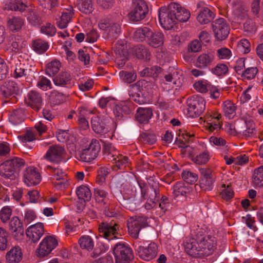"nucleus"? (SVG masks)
<instances>
[{"instance_id":"69168bd1","label":"nucleus","mask_w":263,"mask_h":263,"mask_svg":"<svg viewBox=\"0 0 263 263\" xmlns=\"http://www.w3.org/2000/svg\"><path fill=\"white\" fill-rule=\"evenodd\" d=\"M201 50V45L197 40H194L191 42L188 45V50L189 52H196Z\"/></svg>"},{"instance_id":"f03ea898","label":"nucleus","mask_w":263,"mask_h":263,"mask_svg":"<svg viewBox=\"0 0 263 263\" xmlns=\"http://www.w3.org/2000/svg\"><path fill=\"white\" fill-rule=\"evenodd\" d=\"M24 164L25 161L18 157L7 160L0 165V175L5 178L14 180Z\"/></svg>"},{"instance_id":"423d86ee","label":"nucleus","mask_w":263,"mask_h":263,"mask_svg":"<svg viewBox=\"0 0 263 263\" xmlns=\"http://www.w3.org/2000/svg\"><path fill=\"white\" fill-rule=\"evenodd\" d=\"M188 114L193 118L199 117L205 108V102L199 96H192L186 101Z\"/></svg>"},{"instance_id":"338daca9","label":"nucleus","mask_w":263,"mask_h":263,"mask_svg":"<svg viewBox=\"0 0 263 263\" xmlns=\"http://www.w3.org/2000/svg\"><path fill=\"white\" fill-rule=\"evenodd\" d=\"M18 138L23 143L31 142L35 139V136L32 131L27 130L24 135L19 136Z\"/></svg>"},{"instance_id":"c03bdc74","label":"nucleus","mask_w":263,"mask_h":263,"mask_svg":"<svg viewBox=\"0 0 263 263\" xmlns=\"http://www.w3.org/2000/svg\"><path fill=\"white\" fill-rule=\"evenodd\" d=\"M223 110L225 115L229 118H233L235 114L236 107L231 101L227 100L223 104Z\"/></svg>"},{"instance_id":"4468645a","label":"nucleus","mask_w":263,"mask_h":263,"mask_svg":"<svg viewBox=\"0 0 263 263\" xmlns=\"http://www.w3.org/2000/svg\"><path fill=\"white\" fill-rule=\"evenodd\" d=\"M64 153L65 150L62 146H51L47 152L44 158L50 162L59 163L62 161Z\"/></svg>"},{"instance_id":"7ed1b4c3","label":"nucleus","mask_w":263,"mask_h":263,"mask_svg":"<svg viewBox=\"0 0 263 263\" xmlns=\"http://www.w3.org/2000/svg\"><path fill=\"white\" fill-rule=\"evenodd\" d=\"M178 8L177 3H171L167 7L159 9V20L161 26L166 30L173 28L176 23L175 11Z\"/></svg>"},{"instance_id":"37998d69","label":"nucleus","mask_w":263,"mask_h":263,"mask_svg":"<svg viewBox=\"0 0 263 263\" xmlns=\"http://www.w3.org/2000/svg\"><path fill=\"white\" fill-rule=\"evenodd\" d=\"M61 67V63L58 60H54L49 63L46 66V73L49 76H54L58 72Z\"/></svg>"},{"instance_id":"f704fd0d","label":"nucleus","mask_w":263,"mask_h":263,"mask_svg":"<svg viewBox=\"0 0 263 263\" xmlns=\"http://www.w3.org/2000/svg\"><path fill=\"white\" fill-rule=\"evenodd\" d=\"M24 24V20L21 17H12L7 21L8 28L13 32L19 31Z\"/></svg>"},{"instance_id":"a18cd8bd","label":"nucleus","mask_w":263,"mask_h":263,"mask_svg":"<svg viewBox=\"0 0 263 263\" xmlns=\"http://www.w3.org/2000/svg\"><path fill=\"white\" fill-rule=\"evenodd\" d=\"M253 182L258 186H263V165L254 170Z\"/></svg>"},{"instance_id":"20e7f679","label":"nucleus","mask_w":263,"mask_h":263,"mask_svg":"<svg viewBox=\"0 0 263 263\" xmlns=\"http://www.w3.org/2000/svg\"><path fill=\"white\" fill-rule=\"evenodd\" d=\"M151 84L145 80H141L136 83L131 84L129 86L128 90V95L130 97L139 104H144L145 100L142 97L140 96H145V93L143 92V87H151Z\"/></svg>"},{"instance_id":"864d4df0","label":"nucleus","mask_w":263,"mask_h":263,"mask_svg":"<svg viewBox=\"0 0 263 263\" xmlns=\"http://www.w3.org/2000/svg\"><path fill=\"white\" fill-rule=\"evenodd\" d=\"M108 249V246L105 245V243L99 242L97 244L93 251L91 253L90 256L93 258H96Z\"/></svg>"},{"instance_id":"c85d7f7f","label":"nucleus","mask_w":263,"mask_h":263,"mask_svg":"<svg viewBox=\"0 0 263 263\" xmlns=\"http://www.w3.org/2000/svg\"><path fill=\"white\" fill-rule=\"evenodd\" d=\"M153 31L151 28L147 27L139 28L135 31L133 37L138 42L145 41L147 43Z\"/></svg>"},{"instance_id":"13d9d810","label":"nucleus","mask_w":263,"mask_h":263,"mask_svg":"<svg viewBox=\"0 0 263 263\" xmlns=\"http://www.w3.org/2000/svg\"><path fill=\"white\" fill-rule=\"evenodd\" d=\"M212 72L215 74L220 76L226 74L228 72V67L223 64H218L217 65L212 69Z\"/></svg>"},{"instance_id":"ddd939ff","label":"nucleus","mask_w":263,"mask_h":263,"mask_svg":"<svg viewBox=\"0 0 263 263\" xmlns=\"http://www.w3.org/2000/svg\"><path fill=\"white\" fill-rule=\"evenodd\" d=\"M204 5V3L203 2H200L197 4V8L199 9L197 20L201 24L209 23L213 20L215 17V14L209 8Z\"/></svg>"},{"instance_id":"e433bc0d","label":"nucleus","mask_w":263,"mask_h":263,"mask_svg":"<svg viewBox=\"0 0 263 263\" xmlns=\"http://www.w3.org/2000/svg\"><path fill=\"white\" fill-rule=\"evenodd\" d=\"M78 197L84 201H88L91 197V193L90 189L86 186L82 185L79 186L76 191Z\"/></svg>"},{"instance_id":"c9c22d12","label":"nucleus","mask_w":263,"mask_h":263,"mask_svg":"<svg viewBox=\"0 0 263 263\" xmlns=\"http://www.w3.org/2000/svg\"><path fill=\"white\" fill-rule=\"evenodd\" d=\"M246 18H247V19L243 24L245 31L251 33L255 32L256 30L255 25L251 19L248 18V14L247 13L243 12L242 14L238 16L237 21L242 20Z\"/></svg>"},{"instance_id":"4d7b16f0","label":"nucleus","mask_w":263,"mask_h":263,"mask_svg":"<svg viewBox=\"0 0 263 263\" xmlns=\"http://www.w3.org/2000/svg\"><path fill=\"white\" fill-rule=\"evenodd\" d=\"M37 86L43 90H47L52 88L51 82L46 77H42L37 82Z\"/></svg>"},{"instance_id":"473e14b6","label":"nucleus","mask_w":263,"mask_h":263,"mask_svg":"<svg viewBox=\"0 0 263 263\" xmlns=\"http://www.w3.org/2000/svg\"><path fill=\"white\" fill-rule=\"evenodd\" d=\"M192 191V187L190 185H185L183 182H178L176 183L173 187V193L175 196L179 195L186 196Z\"/></svg>"},{"instance_id":"0e129e2a","label":"nucleus","mask_w":263,"mask_h":263,"mask_svg":"<svg viewBox=\"0 0 263 263\" xmlns=\"http://www.w3.org/2000/svg\"><path fill=\"white\" fill-rule=\"evenodd\" d=\"M12 210L10 208L4 207L0 212V218L3 222L7 221L10 217Z\"/></svg>"},{"instance_id":"e2e57ef3","label":"nucleus","mask_w":263,"mask_h":263,"mask_svg":"<svg viewBox=\"0 0 263 263\" xmlns=\"http://www.w3.org/2000/svg\"><path fill=\"white\" fill-rule=\"evenodd\" d=\"M250 43L249 41L246 39L241 40L238 44V48L243 52L245 53H247L250 51Z\"/></svg>"},{"instance_id":"cd10ccee","label":"nucleus","mask_w":263,"mask_h":263,"mask_svg":"<svg viewBox=\"0 0 263 263\" xmlns=\"http://www.w3.org/2000/svg\"><path fill=\"white\" fill-rule=\"evenodd\" d=\"M214 59L213 53L208 52L201 54L196 62V66L200 68H204L211 65Z\"/></svg>"},{"instance_id":"aec40b11","label":"nucleus","mask_w":263,"mask_h":263,"mask_svg":"<svg viewBox=\"0 0 263 263\" xmlns=\"http://www.w3.org/2000/svg\"><path fill=\"white\" fill-rule=\"evenodd\" d=\"M28 105L35 111H39L43 106L42 95L38 92L32 90L27 95Z\"/></svg>"},{"instance_id":"dca6fc26","label":"nucleus","mask_w":263,"mask_h":263,"mask_svg":"<svg viewBox=\"0 0 263 263\" xmlns=\"http://www.w3.org/2000/svg\"><path fill=\"white\" fill-rule=\"evenodd\" d=\"M109 122L110 119L107 117H95L91 119V127L96 133L104 134L108 131L107 124Z\"/></svg>"},{"instance_id":"ea45409f","label":"nucleus","mask_w":263,"mask_h":263,"mask_svg":"<svg viewBox=\"0 0 263 263\" xmlns=\"http://www.w3.org/2000/svg\"><path fill=\"white\" fill-rule=\"evenodd\" d=\"M77 6L80 11L90 14L93 10L91 0H78Z\"/></svg>"},{"instance_id":"680f3d73","label":"nucleus","mask_w":263,"mask_h":263,"mask_svg":"<svg viewBox=\"0 0 263 263\" xmlns=\"http://www.w3.org/2000/svg\"><path fill=\"white\" fill-rule=\"evenodd\" d=\"M41 31L46 35L53 36L55 34L56 29L53 25L48 23L41 28Z\"/></svg>"},{"instance_id":"8fccbe9b","label":"nucleus","mask_w":263,"mask_h":263,"mask_svg":"<svg viewBox=\"0 0 263 263\" xmlns=\"http://www.w3.org/2000/svg\"><path fill=\"white\" fill-rule=\"evenodd\" d=\"M108 37L111 40L117 39L121 32V27L119 24L111 23L108 30Z\"/></svg>"},{"instance_id":"2f4dec72","label":"nucleus","mask_w":263,"mask_h":263,"mask_svg":"<svg viewBox=\"0 0 263 263\" xmlns=\"http://www.w3.org/2000/svg\"><path fill=\"white\" fill-rule=\"evenodd\" d=\"M133 52L138 59H143L145 61H149L151 59V54L149 50L142 45L136 46L134 48Z\"/></svg>"},{"instance_id":"a878e982","label":"nucleus","mask_w":263,"mask_h":263,"mask_svg":"<svg viewBox=\"0 0 263 263\" xmlns=\"http://www.w3.org/2000/svg\"><path fill=\"white\" fill-rule=\"evenodd\" d=\"M153 116V111L150 108H139L136 114L137 121L141 124H146Z\"/></svg>"},{"instance_id":"9b49d317","label":"nucleus","mask_w":263,"mask_h":263,"mask_svg":"<svg viewBox=\"0 0 263 263\" xmlns=\"http://www.w3.org/2000/svg\"><path fill=\"white\" fill-rule=\"evenodd\" d=\"M135 250L139 256L146 261L155 258L158 253V246L154 242L150 243L147 247L136 246Z\"/></svg>"},{"instance_id":"1a4fd4ad","label":"nucleus","mask_w":263,"mask_h":263,"mask_svg":"<svg viewBox=\"0 0 263 263\" xmlns=\"http://www.w3.org/2000/svg\"><path fill=\"white\" fill-rule=\"evenodd\" d=\"M57 245L58 241L53 237L49 236L45 237L40 243L39 248L36 250L37 256L40 258L48 256Z\"/></svg>"},{"instance_id":"393cba45","label":"nucleus","mask_w":263,"mask_h":263,"mask_svg":"<svg viewBox=\"0 0 263 263\" xmlns=\"http://www.w3.org/2000/svg\"><path fill=\"white\" fill-rule=\"evenodd\" d=\"M5 3V10L23 12L27 8L23 0H6Z\"/></svg>"},{"instance_id":"39448f33","label":"nucleus","mask_w":263,"mask_h":263,"mask_svg":"<svg viewBox=\"0 0 263 263\" xmlns=\"http://www.w3.org/2000/svg\"><path fill=\"white\" fill-rule=\"evenodd\" d=\"M116 263H128L134 257L131 248L127 245L119 242L113 248Z\"/></svg>"},{"instance_id":"3c124183","label":"nucleus","mask_w":263,"mask_h":263,"mask_svg":"<svg viewBox=\"0 0 263 263\" xmlns=\"http://www.w3.org/2000/svg\"><path fill=\"white\" fill-rule=\"evenodd\" d=\"M182 178L186 183L192 184L198 180V175L189 171H184L182 173Z\"/></svg>"},{"instance_id":"6e6d98bb","label":"nucleus","mask_w":263,"mask_h":263,"mask_svg":"<svg viewBox=\"0 0 263 263\" xmlns=\"http://www.w3.org/2000/svg\"><path fill=\"white\" fill-rule=\"evenodd\" d=\"M140 139L143 142L151 145L153 144L156 141V135L149 133H142L140 135Z\"/></svg>"},{"instance_id":"9d476101","label":"nucleus","mask_w":263,"mask_h":263,"mask_svg":"<svg viewBox=\"0 0 263 263\" xmlns=\"http://www.w3.org/2000/svg\"><path fill=\"white\" fill-rule=\"evenodd\" d=\"M215 37L220 41L224 40L229 34V26L223 18L216 20L212 24Z\"/></svg>"},{"instance_id":"72a5a7b5","label":"nucleus","mask_w":263,"mask_h":263,"mask_svg":"<svg viewBox=\"0 0 263 263\" xmlns=\"http://www.w3.org/2000/svg\"><path fill=\"white\" fill-rule=\"evenodd\" d=\"M25 110L23 108H18L14 110L10 114L9 120L14 125H17L22 123L25 118Z\"/></svg>"},{"instance_id":"5fc2aeb1","label":"nucleus","mask_w":263,"mask_h":263,"mask_svg":"<svg viewBox=\"0 0 263 263\" xmlns=\"http://www.w3.org/2000/svg\"><path fill=\"white\" fill-rule=\"evenodd\" d=\"M103 152L104 155L108 157V159H110V157L113 158L115 156L114 153L116 152V148L111 143L105 142L103 144Z\"/></svg>"},{"instance_id":"de8ad7c7","label":"nucleus","mask_w":263,"mask_h":263,"mask_svg":"<svg viewBox=\"0 0 263 263\" xmlns=\"http://www.w3.org/2000/svg\"><path fill=\"white\" fill-rule=\"evenodd\" d=\"M73 15L62 12L60 20L57 21V26L61 29H64L67 27L68 24L71 21Z\"/></svg>"},{"instance_id":"a211bd4d","label":"nucleus","mask_w":263,"mask_h":263,"mask_svg":"<svg viewBox=\"0 0 263 263\" xmlns=\"http://www.w3.org/2000/svg\"><path fill=\"white\" fill-rule=\"evenodd\" d=\"M44 232V226L42 223L38 222L29 227L26 231L28 237L35 243L37 242L43 235Z\"/></svg>"},{"instance_id":"a19ab883","label":"nucleus","mask_w":263,"mask_h":263,"mask_svg":"<svg viewBox=\"0 0 263 263\" xmlns=\"http://www.w3.org/2000/svg\"><path fill=\"white\" fill-rule=\"evenodd\" d=\"M79 243L82 249H85L88 251H91L94 247L93 240L88 235L81 237L79 240Z\"/></svg>"},{"instance_id":"0eeeda50","label":"nucleus","mask_w":263,"mask_h":263,"mask_svg":"<svg viewBox=\"0 0 263 263\" xmlns=\"http://www.w3.org/2000/svg\"><path fill=\"white\" fill-rule=\"evenodd\" d=\"M100 149L99 142L97 140L92 139L88 146L79 153L80 160L85 162H91L97 158Z\"/></svg>"},{"instance_id":"79ce46f5","label":"nucleus","mask_w":263,"mask_h":263,"mask_svg":"<svg viewBox=\"0 0 263 263\" xmlns=\"http://www.w3.org/2000/svg\"><path fill=\"white\" fill-rule=\"evenodd\" d=\"M112 160L115 161V165L113 166V169L117 171L119 169L123 170L128 163V158L126 156L122 155L117 156L114 157Z\"/></svg>"},{"instance_id":"f8f14e48","label":"nucleus","mask_w":263,"mask_h":263,"mask_svg":"<svg viewBox=\"0 0 263 263\" xmlns=\"http://www.w3.org/2000/svg\"><path fill=\"white\" fill-rule=\"evenodd\" d=\"M147 218L145 217H139L134 220L128 222L127 227L130 236L137 238L140 230L147 226Z\"/></svg>"},{"instance_id":"2eb2a0df","label":"nucleus","mask_w":263,"mask_h":263,"mask_svg":"<svg viewBox=\"0 0 263 263\" xmlns=\"http://www.w3.org/2000/svg\"><path fill=\"white\" fill-rule=\"evenodd\" d=\"M116 64L119 68L124 66L128 58V51L126 46L122 44H116L115 47Z\"/></svg>"},{"instance_id":"5701e85b","label":"nucleus","mask_w":263,"mask_h":263,"mask_svg":"<svg viewBox=\"0 0 263 263\" xmlns=\"http://www.w3.org/2000/svg\"><path fill=\"white\" fill-rule=\"evenodd\" d=\"M1 91L5 98L14 97L19 91L17 84L14 81H9L6 82L1 87Z\"/></svg>"},{"instance_id":"c756f323","label":"nucleus","mask_w":263,"mask_h":263,"mask_svg":"<svg viewBox=\"0 0 263 263\" xmlns=\"http://www.w3.org/2000/svg\"><path fill=\"white\" fill-rule=\"evenodd\" d=\"M10 230L15 233V237L24 235V228L22 223L17 217H13L9 222Z\"/></svg>"},{"instance_id":"6e6552de","label":"nucleus","mask_w":263,"mask_h":263,"mask_svg":"<svg viewBox=\"0 0 263 263\" xmlns=\"http://www.w3.org/2000/svg\"><path fill=\"white\" fill-rule=\"evenodd\" d=\"M133 9L129 13L131 21L137 22L144 19L148 12V7L143 0H135L133 2Z\"/></svg>"},{"instance_id":"4c0bfd02","label":"nucleus","mask_w":263,"mask_h":263,"mask_svg":"<svg viewBox=\"0 0 263 263\" xmlns=\"http://www.w3.org/2000/svg\"><path fill=\"white\" fill-rule=\"evenodd\" d=\"M178 8L174 12L175 13L176 22H186L190 17V12L186 9L181 8L180 5L177 3Z\"/></svg>"},{"instance_id":"412c9836","label":"nucleus","mask_w":263,"mask_h":263,"mask_svg":"<svg viewBox=\"0 0 263 263\" xmlns=\"http://www.w3.org/2000/svg\"><path fill=\"white\" fill-rule=\"evenodd\" d=\"M117 224L116 223L112 225L111 223L103 222L99 228V232L102 234V236L108 240L114 238H118L115 235L117 234Z\"/></svg>"},{"instance_id":"58836bf2","label":"nucleus","mask_w":263,"mask_h":263,"mask_svg":"<svg viewBox=\"0 0 263 263\" xmlns=\"http://www.w3.org/2000/svg\"><path fill=\"white\" fill-rule=\"evenodd\" d=\"M32 47L36 52L42 54L48 49L49 45L47 42L41 39H37L32 42Z\"/></svg>"},{"instance_id":"f3484780","label":"nucleus","mask_w":263,"mask_h":263,"mask_svg":"<svg viewBox=\"0 0 263 263\" xmlns=\"http://www.w3.org/2000/svg\"><path fill=\"white\" fill-rule=\"evenodd\" d=\"M201 175L200 186L204 191H211L213 189L214 179L212 177L211 171L209 168H200Z\"/></svg>"},{"instance_id":"052dcab7","label":"nucleus","mask_w":263,"mask_h":263,"mask_svg":"<svg viewBox=\"0 0 263 263\" xmlns=\"http://www.w3.org/2000/svg\"><path fill=\"white\" fill-rule=\"evenodd\" d=\"M258 72L256 67L248 68L242 73V77L248 80H251L255 78Z\"/></svg>"},{"instance_id":"b1692460","label":"nucleus","mask_w":263,"mask_h":263,"mask_svg":"<svg viewBox=\"0 0 263 263\" xmlns=\"http://www.w3.org/2000/svg\"><path fill=\"white\" fill-rule=\"evenodd\" d=\"M23 253L20 247L11 248L6 254V259L9 263H18L22 259Z\"/></svg>"},{"instance_id":"49530a36","label":"nucleus","mask_w":263,"mask_h":263,"mask_svg":"<svg viewBox=\"0 0 263 263\" xmlns=\"http://www.w3.org/2000/svg\"><path fill=\"white\" fill-rule=\"evenodd\" d=\"M63 95L57 91L51 92L49 96V102L52 105H55L62 103L63 101Z\"/></svg>"},{"instance_id":"f257e3e1","label":"nucleus","mask_w":263,"mask_h":263,"mask_svg":"<svg viewBox=\"0 0 263 263\" xmlns=\"http://www.w3.org/2000/svg\"><path fill=\"white\" fill-rule=\"evenodd\" d=\"M214 237L197 233L194 238L186 242V252L195 258H202L210 255L215 249Z\"/></svg>"},{"instance_id":"bb28decb","label":"nucleus","mask_w":263,"mask_h":263,"mask_svg":"<svg viewBox=\"0 0 263 263\" xmlns=\"http://www.w3.org/2000/svg\"><path fill=\"white\" fill-rule=\"evenodd\" d=\"M164 40V36L162 32L153 31L146 43L152 47L158 48L163 45Z\"/></svg>"},{"instance_id":"4be33fe9","label":"nucleus","mask_w":263,"mask_h":263,"mask_svg":"<svg viewBox=\"0 0 263 263\" xmlns=\"http://www.w3.org/2000/svg\"><path fill=\"white\" fill-rule=\"evenodd\" d=\"M141 187V186H140ZM142 197L144 198L145 196H148V200H153L158 202L160 200V190L158 184H149V187L145 190L141 189Z\"/></svg>"},{"instance_id":"774afa93","label":"nucleus","mask_w":263,"mask_h":263,"mask_svg":"<svg viewBox=\"0 0 263 263\" xmlns=\"http://www.w3.org/2000/svg\"><path fill=\"white\" fill-rule=\"evenodd\" d=\"M209 160V155L206 152H203L197 156L194 159V161L197 164H205Z\"/></svg>"},{"instance_id":"bf43d9fd","label":"nucleus","mask_w":263,"mask_h":263,"mask_svg":"<svg viewBox=\"0 0 263 263\" xmlns=\"http://www.w3.org/2000/svg\"><path fill=\"white\" fill-rule=\"evenodd\" d=\"M126 109H127L126 106L116 105L114 109V113L117 120H121L126 117L123 114Z\"/></svg>"},{"instance_id":"09e8293b","label":"nucleus","mask_w":263,"mask_h":263,"mask_svg":"<svg viewBox=\"0 0 263 263\" xmlns=\"http://www.w3.org/2000/svg\"><path fill=\"white\" fill-rule=\"evenodd\" d=\"M122 80L125 83H130L136 80L137 75L134 71H127L122 70L119 73Z\"/></svg>"},{"instance_id":"6ab92c4d","label":"nucleus","mask_w":263,"mask_h":263,"mask_svg":"<svg viewBox=\"0 0 263 263\" xmlns=\"http://www.w3.org/2000/svg\"><path fill=\"white\" fill-rule=\"evenodd\" d=\"M25 183L28 186L39 184L41 181V176L34 168L28 167L24 173Z\"/></svg>"},{"instance_id":"7c9ffc66","label":"nucleus","mask_w":263,"mask_h":263,"mask_svg":"<svg viewBox=\"0 0 263 263\" xmlns=\"http://www.w3.org/2000/svg\"><path fill=\"white\" fill-rule=\"evenodd\" d=\"M71 77L68 72H62L53 79V82L57 86L64 87L70 84Z\"/></svg>"},{"instance_id":"603ef678","label":"nucleus","mask_w":263,"mask_h":263,"mask_svg":"<svg viewBox=\"0 0 263 263\" xmlns=\"http://www.w3.org/2000/svg\"><path fill=\"white\" fill-rule=\"evenodd\" d=\"M8 237L9 234L6 231L0 228V250L4 251L7 248Z\"/></svg>"}]
</instances>
